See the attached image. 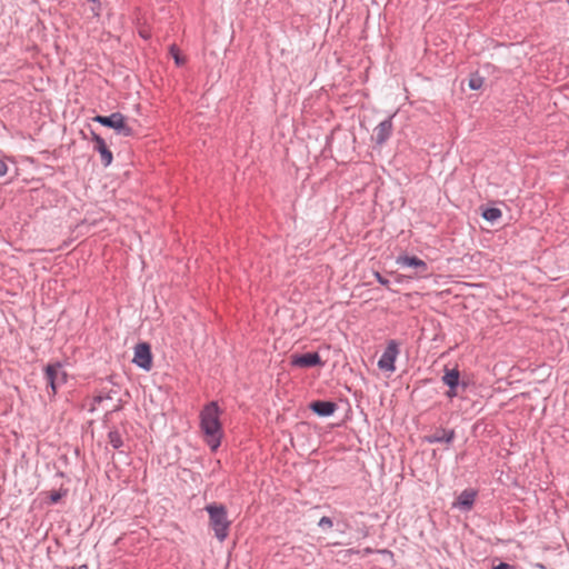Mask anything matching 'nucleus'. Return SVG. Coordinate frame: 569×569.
Returning a JSON list of instances; mask_svg holds the SVG:
<instances>
[{"label":"nucleus","mask_w":569,"mask_h":569,"mask_svg":"<svg viewBox=\"0 0 569 569\" xmlns=\"http://www.w3.org/2000/svg\"><path fill=\"white\" fill-rule=\"evenodd\" d=\"M483 84V79L481 77H471L469 79V87L470 89L472 90H478L482 87Z\"/></svg>","instance_id":"17"},{"label":"nucleus","mask_w":569,"mask_h":569,"mask_svg":"<svg viewBox=\"0 0 569 569\" xmlns=\"http://www.w3.org/2000/svg\"><path fill=\"white\" fill-rule=\"evenodd\" d=\"M61 497H62V493L59 491H51L50 496H49L50 501L52 503H57L61 499Z\"/></svg>","instance_id":"20"},{"label":"nucleus","mask_w":569,"mask_h":569,"mask_svg":"<svg viewBox=\"0 0 569 569\" xmlns=\"http://www.w3.org/2000/svg\"><path fill=\"white\" fill-rule=\"evenodd\" d=\"M442 382L449 388L461 387L463 390L467 388V382L460 381V372L457 368L449 369L446 367Z\"/></svg>","instance_id":"12"},{"label":"nucleus","mask_w":569,"mask_h":569,"mask_svg":"<svg viewBox=\"0 0 569 569\" xmlns=\"http://www.w3.org/2000/svg\"><path fill=\"white\" fill-rule=\"evenodd\" d=\"M493 569H516V567L507 562H500L498 566L493 567Z\"/></svg>","instance_id":"24"},{"label":"nucleus","mask_w":569,"mask_h":569,"mask_svg":"<svg viewBox=\"0 0 569 569\" xmlns=\"http://www.w3.org/2000/svg\"><path fill=\"white\" fill-rule=\"evenodd\" d=\"M309 408L320 417H329L337 410V403L333 401L317 400L312 401Z\"/></svg>","instance_id":"11"},{"label":"nucleus","mask_w":569,"mask_h":569,"mask_svg":"<svg viewBox=\"0 0 569 569\" xmlns=\"http://www.w3.org/2000/svg\"><path fill=\"white\" fill-rule=\"evenodd\" d=\"M458 388L459 387L449 388V390L446 393L447 397H449V398L457 397L458 396Z\"/></svg>","instance_id":"23"},{"label":"nucleus","mask_w":569,"mask_h":569,"mask_svg":"<svg viewBox=\"0 0 569 569\" xmlns=\"http://www.w3.org/2000/svg\"><path fill=\"white\" fill-rule=\"evenodd\" d=\"M396 262L401 267H409L416 270L415 276H409V278H427L430 276V273L428 272L429 268L426 261L416 256L402 254L397 258Z\"/></svg>","instance_id":"5"},{"label":"nucleus","mask_w":569,"mask_h":569,"mask_svg":"<svg viewBox=\"0 0 569 569\" xmlns=\"http://www.w3.org/2000/svg\"><path fill=\"white\" fill-rule=\"evenodd\" d=\"M290 359H291L290 360L291 366L298 367V368H311V367L322 365V360L318 352L292 355Z\"/></svg>","instance_id":"8"},{"label":"nucleus","mask_w":569,"mask_h":569,"mask_svg":"<svg viewBox=\"0 0 569 569\" xmlns=\"http://www.w3.org/2000/svg\"><path fill=\"white\" fill-rule=\"evenodd\" d=\"M318 526L321 528H332L333 521L330 517L325 516L319 520Z\"/></svg>","instance_id":"18"},{"label":"nucleus","mask_w":569,"mask_h":569,"mask_svg":"<svg viewBox=\"0 0 569 569\" xmlns=\"http://www.w3.org/2000/svg\"><path fill=\"white\" fill-rule=\"evenodd\" d=\"M103 399H104V398H103L102 396H100V395H99V396H96V397L93 398V401H94L96 403H101Z\"/></svg>","instance_id":"25"},{"label":"nucleus","mask_w":569,"mask_h":569,"mask_svg":"<svg viewBox=\"0 0 569 569\" xmlns=\"http://www.w3.org/2000/svg\"><path fill=\"white\" fill-rule=\"evenodd\" d=\"M482 217L487 220V221H496L498 220L500 217H501V210L498 209V208H487L483 212H482Z\"/></svg>","instance_id":"16"},{"label":"nucleus","mask_w":569,"mask_h":569,"mask_svg":"<svg viewBox=\"0 0 569 569\" xmlns=\"http://www.w3.org/2000/svg\"><path fill=\"white\" fill-rule=\"evenodd\" d=\"M392 130V117H389L373 129L372 140L377 146H382L390 138Z\"/></svg>","instance_id":"9"},{"label":"nucleus","mask_w":569,"mask_h":569,"mask_svg":"<svg viewBox=\"0 0 569 569\" xmlns=\"http://www.w3.org/2000/svg\"><path fill=\"white\" fill-rule=\"evenodd\" d=\"M220 409L216 401L204 406L200 412V428L207 437V443L211 450H217L222 438V427L220 422Z\"/></svg>","instance_id":"1"},{"label":"nucleus","mask_w":569,"mask_h":569,"mask_svg":"<svg viewBox=\"0 0 569 569\" xmlns=\"http://www.w3.org/2000/svg\"><path fill=\"white\" fill-rule=\"evenodd\" d=\"M455 439V430H447V429H437L436 432L428 437V441L430 443L435 442H446L450 443Z\"/></svg>","instance_id":"14"},{"label":"nucleus","mask_w":569,"mask_h":569,"mask_svg":"<svg viewBox=\"0 0 569 569\" xmlns=\"http://www.w3.org/2000/svg\"><path fill=\"white\" fill-rule=\"evenodd\" d=\"M399 355V345L396 340H390L381 355L378 367L381 370L393 372L396 370L395 362Z\"/></svg>","instance_id":"6"},{"label":"nucleus","mask_w":569,"mask_h":569,"mask_svg":"<svg viewBox=\"0 0 569 569\" xmlns=\"http://www.w3.org/2000/svg\"><path fill=\"white\" fill-rule=\"evenodd\" d=\"M93 121L103 127L114 129L117 133L130 137L133 133L132 128L127 123L126 117L120 112H113L110 116H96Z\"/></svg>","instance_id":"3"},{"label":"nucleus","mask_w":569,"mask_h":569,"mask_svg":"<svg viewBox=\"0 0 569 569\" xmlns=\"http://www.w3.org/2000/svg\"><path fill=\"white\" fill-rule=\"evenodd\" d=\"M92 141L94 142L93 149L100 153L101 157V163L104 167H108L111 164L113 156L112 152L109 150L104 139L97 134L96 132H92Z\"/></svg>","instance_id":"10"},{"label":"nucleus","mask_w":569,"mask_h":569,"mask_svg":"<svg viewBox=\"0 0 569 569\" xmlns=\"http://www.w3.org/2000/svg\"><path fill=\"white\" fill-rule=\"evenodd\" d=\"M138 367L150 370L152 367V353L150 345L140 342L134 347V356L132 360Z\"/></svg>","instance_id":"7"},{"label":"nucleus","mask_w":569,"mask_h":569,"mask_svg":"<svg viewBox=\"0 0 569 569\" xmlns=\"http://www.w3.org/2000/svg\"><path fill=\"white\" fill-rule=\"evenodd\" d=\"M476 495H477L476 491H473L471 489L463 490L459 495L455 506H457L463 510H470L475 503Z\"/></svg>","instance_id":"13"},{"label":"nucleus","mask_w":569,"mask_h":569,"mask_svg":"<svg viewBox=\"0 0 569 569\" xmlns=\"http://www.w3.org/2000/svg\"><path fill=\"white\" fill-rule=\"evenodd\" d=\"M209 513L210 526L214 531L216 537L223 541L228 536L230 521L227 519V509L223 505L211 503L206 506Z\"/></svg>","instance_id":"2"},{"label":"nucleus","mask_w":569,"mask_h":569,"mask_svg":"<svg viewBox=\"0 0 569 569\" xmlns=\"http://www.w3.org/2000/svg\"><path fill=\"white\" fill-rule=\"evenodd\" d=\"M375 277H376L377 281H378L381 286H383V287H386L387 289H389V284H390V282H389V280H388L387 278H385L380 272H375Z\"/></svg>","instance_id":"19"},{"label":"nucleus","mask_w":569,"mask_h":569,"mask_svg":"<svg viewBox=\"0 0 569 569\" xmlns=\"http://www.w3.org/2000/svg\"><path fill=\"white\" fill-rule=\"evenodd\" d=\"M108 441L111 445V447L116 450H120V452H123L121 448L124 446L123 437L120 433L119 430H110L108 432Z\"/></svg>","instance_id":"15"},{"label":"nucleus","mask_w":569,"mask_h":569,"mask_svg":"<svg viewBox=\"0 0 569 569\" xmlns=\"http://www.w3.org/2000/svg\"><path fill=\"white\" fill-rule=\"evenodd\" d=\"M44 378L47 385L51 388L52 396L57 393V390L60 386L66 383L67 373L62 369V365L60 362L49 363L44 368Z\"/></svg>","instance_id":"4"},{"label":"nucleus","mask_w":569,"mask_h":569,"mask_svg":"<svg viewBox=\"0 0 569 569\" xmlns=\"http://www.w3.org/2000/svg\"><path fill=\"white\" fill-rule=\"evenodd\" d=\"M8 172V166L3 160H0V177H3Z\"/></svg>","instance_id":"22"},{"label":"nucleus","mask_w":569,"mask_h":569,"mask_svg":"<svg viewBox=\"0 0 569 569\" xmlns=\"http://www.w3.org/2000/svg\"><path fill=\"white\" fill-rule=\"evenodd\" d=\"M171 52L173 54V58H174V61L178 66H182L184 63V59L181 58L179 54H178V51H176V49L172 47L171 48Z\"/></svg>","instance_id":"21"}]
</instances>
